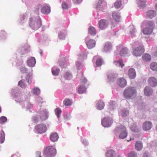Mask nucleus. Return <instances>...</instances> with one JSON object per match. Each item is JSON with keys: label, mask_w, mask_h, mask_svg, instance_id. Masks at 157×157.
<instances>
[{"label": "nucleus", "mask_w": 157, "mask_h": 157, "mask_svg": "<svg viewBox=\"0 0 157 157\" xmlns=\"http://www.w3.org/2000/svg\"><path fill=\"white\" fill-rule=\"evenodd\" d=\"M65 57H62L59 60L58 63L59 65L62 67H65L67 60Z\"/></svg>", "instance_id": "obj_30"}, {"label": "nucleus", "mask_w": 157, "mask_h": 157, "mask_svg": "<svg viewBox=\"0 0 157 157\" xmlns=\"http://www.w3.org/2000/svg\"><path fill=\"white\" fill-rule=\"evenodd\" d=\"M116 75L113 73H111L107 75L109 81H112L116 77Z\"/></svg>", "instance_id": "obj_46"}, {"label": "nucleus", "mask_w": 157, "mask_h": 157, "mask_svg": "<svg viewBox=\"0 0 157 157\" xmlns=\"http://www.w3.org/2000/svg\"><path fill=\"white\" fill-rule=\"evenodd\" d=\"M117 83L119 86L122 87L125 86L127 84L126 80L123 78L118 79L117 80Z\"/></svg>", "instance_id": "obj_18"}, {"label": "nucleus", "mask_w": 157, "mask_h": 157, "mask_svg": "<svg viewBox=\"0 0 157 157\" xmlns=\"http://www.w3.org/2000/svg\"><path fill=\"white\" fill-rule=\"evenodd\" d=\"M113 19L117 22H119L121 18L120 13L117 12H114L112 13Z\"/></svg>", "instance_id": "obj_25"}, {"label": "nucleus", "mask_w": 157, "mask_h": 157, "mask_svg": "<svg viewBox=\"0 0 157 157\" xmlns=\"http://www.w3.org/2000/svg\"><path fill=\"white\" fill-rule=\"evenodd\" d=\"M144 49L143 46H140L134 49L132 52V55L135 56H140L144 53Z\"/></svg>", "instance_id": "obj_8"}, {"label": "nucleus", "mask_w": 157, "mask_h": 157, "mask_svg": "<svg viewBox=\"0 0 157 157\" xmlns=\"http://www.w3.org/2000/svg\"><path fill=\"white\" fill-rule=\"evenodd\" d=\"M56 153V149L53 146H49L46 148L43 154L47 157H54Z\"/></svg>", "instance_id": "obj_6"}, {"label": "nucleus", "mask_w": 157, "mask_h": 157, "mask_svg": "<svg viewBox=\"0 0 157 157\" xmlns=\"http://www.w3.org/2000/svg\"><path fill=\"white\" fill-rule=\"evenodd\" d=\"M112 119L109 117H105L101 121V124L105 127H110L112 124Z\"/></svg>", "instance_id": "obj_9"}, {"label": "nucleus", "mask_w": 157, "mask_h": 157, "mask_svg": "<svg viewBox=\"0 0 157 157\" xmlns=\"http://www.w3.org/2000/svg\"><path fill=\"white\" fill-rule=\"evenodd\" d=\"M148 82L149 84L152 87H155L157 86V80L154 77L149 78Z\"/></svg>", "instance_id": "obj_16"}, {"label": "nucleus", "mask_w": 157, "mask_h": 157, "mask_svg": "<svg viewBox=\"0 0 157 157\" xmlns=\"http://www.w3.org/2000/svg\"><path fill=\"white\" fill-rule=\"evenodd\" d=\"M121 5V0H117L114 4V6L117 8L120 7Z\"/></svg>", "instance_id": "obj_54"}, {"label": "nucleus", "mask_w": 157, "mask_h": 157, "mask_svg": "<svg viewBox=\"0 0 157 157\" xmlns=\"http://www.w3.org/2000/svg\"><path fill=\"white\" fill-rule=\"evenodd\" d=\"M82 144L85 146H86L88 145L89 143L85 139H82Z\"/></svg>", "instance_id": "obj_62"}, {"label": "nucleus", "mask_w": 157, "mask_h": 157, "mask_svg": "<svg viewBox=\"0 0 157 157\" xmlns=\"http://www.w3.org/2000/svg\"><path fill=\"white\" fill-rule=\"evenodd\" d=\"M96 44L95 41L92 39L86 40V45L89 49H91L94 47Z\"/></svg>", "instance_id": "obj_22"}, {"label": "nucleus", "mask_w": 157, "mask_h": 157, "mask_svg": "<svg viewBox=\"0 0 157 157\" xmlns=\"http://www.w3.org/2000/svg\"><path fill=\"white\" fill-rule=\"evenodd\" d=\"M35 130L38 133H44L47 129L46 125L44 124H39L36 125L35 127Z\"/></svg>", "instance_id": "obj_10"}, {"label": "nucleus", "mask_w": 157, "mask_h": 157, "mask_svg": "<svg viewBox=\"0 0 157 157\" xmlns=\"http://www.w3.org/2000/svg\"><path fill=\"white\" fill-rule=\"evenodd\" d=\"M41 21L39 16L33 17L29 18V25L33 30H36L41 25Z\"/></svg>", "instance_id": "obj_2"}, {"label": "nucleus", "mask_w": 157, "mask_h": 157, "mask_svg": "<svg viewBox=\"0 0 157 157\" xmlns=\"http://www.w3.org/2000/svg\"><path fill=\"white\" fill-rule=\"evenodd\" d=\"M80 73H78L77 74V76L78 77L80 78L79 77V75ZM81 78H80L81 82L82 84H84V85H82L78 89V92L79 94H81L85 93L86 91V85H88V82L87 79L83 77V74H81Z\"/></svg>", "instance_id": "obj_5"}, {"label": "nucleus", "mask_w": 157, "mask_h": 157, "mask_svg": "<svg viewBox=\"0 0 157 157\" xmlns=\"http://www.w3.org/2000/svg\"><path fill=\"white\" fill-rule=\"evenodd\" d=\"M27 19L26 16L24 14H22L20 16V18L19 20V23L23 25L26 21Z\"/></svg>", "instance_id": "obj_36"}, {"label": "nucleus", "mask_w": 157, "mask_h": 157, "mask_svg": "<svg viewBox=\"0 0 157 157\" xmlns=\"http://www.w3.org/2000/svg\"><path fill=\"white\" fill-rule=\"evenodd\" d=\"M152 127V123L150 121H146L144 122L142 128L144 130L147 131L149 130Z\"/></svg>", "instance_id": "obj_13"}, {"label": "nucleus", "mask_w": 157, "mask_h": 157, "mask_svg": "<svg viewBox=\"0 0 157 157\" xmlns=\"http://www.w3.org/2000/svg\"><path fill=\"white\" fill-rule=\"evenodd\" d=\"M113 63L117 67H123L124 64H123L122 61L115 60L114 61Z\"/></svg>", "instance_id": "obj_44"}, {"label": "nucleus", "mask_w": 157, "mask_h": 157, "mask_svg": "<svg viewBox=\"0 0 157 157\" xmlns=\"http://www.w3.org/2000/svg\"><path fill=\"white\" fill-rule=\"evenodd\" d=\"M142 58L144 60L146 61H150L151 59V56L148 54H145L142 56Z\"/></svg>", "instance_id": "obj_41"}, {"label": "nucleus", "mask_w": 157, "mask_h": 157, "mask_svg": "<svg viewBox=\"0 0 157 157\" xmlns=\"http://www.w3.org/2000/svg\"><path fill=\"white\" fill-rule=\"evenodd\" d=\"M96 60V65L97 67L101 66L103 63L102 58L98 56H95L93 58V60Z\"/></svg>", "instance_id": "obj_21"}, {"label": "nucleus", "mask_w": 157, "mask_h": 157, "mask_svg": "<svg viewBox=\"0 0 157 157\" xmlns=\"http://www.w3.org/2000/svg\"><path fill=\"white\" fill-rule=\"evenodd\" d=\"M128 75L131 79L134 78L136 76L135 70L133 68H130L128 71Z\"/></svg>", "instance_id": "obj_20"}, {"label": "nucleus", "mask_w": 157, "mask_h": 157, "mask_svg": "<svg viewBox=\"0 0 157 157\" xmlns=\"http://www.w3.org/2000/svg\"><path fill=\"white\" fill-rule=\"evenodd\" d=\"M114 133L116 135L119 133V137L121 139L126 138L128 135L126 128L122 125L116 127L115 129Z\"/></svg>", "instance_id": "obj_4"}, {"label": "nucleus", "mask_w": 157, "mask_h": 157, "mask_svg": "<svg viewBox=\"0 0 157 157\" xmlns=\"http://www.w3.org/2000/svg\"><path fill=\"white\" fill-rule=\"evenodd\" d=\"M52 71L54 75L57 76L59 75V69L56 67H54L52 68Z\"/></svg>", "instance_id": "obj_38"}, {"label": "nucleus", "mask_w": 157, "mask_h": 157, "mask_svg": "<svg viewBox=\"0 0 157 157\" xmlns=\"http://www.w3.org/2000/svg\"><path fill=\"white\" fill-rule=\"evenodd\" d=\"M40 91L39 88L37 87H34L31 90V92L33 95L37 96L40 93Z\"/></svg>", "instance_id": "obj_35"}, {"label": "nucleus", "mask_w": 157, "mask_h": 157, "mask_svg": "<svg viewBox=\"0 0 157 157\" xmlns=\"http://www.w3.org/2000/svg\"><path fill=\"white\" fill-rule=\"evenodd\" d=\"M40 120L41 121H45L48 117V112L46 109L40 111L39 113Z\"/></svg>", "instance_id": "obj_12"}, {"label": "nucleus", "mask_w": 157, "mask_h": 157, "mask_svg": "<svg viewBox=\"0 0 157 157\" xmlns=\"http://www.w3.org/2000/svg\"><path fill=\"white\" fill-rule=\"evenodd\" d=\"M87 55L85 53L82 52L79 56L78 58L80 60L84 59L86 58Z\"/></svg>", "instance_id": "obj_53"}, {"label": "nucleus", "mask_w": 157, "mask_h": 157, "mask_svg": "<svg viewBox=\"0 0 157 157\" xmlns=\"http://www.w3.org/2000/svg\"><path fill=\"white\" fill-rule=\"evenodd\" d=\"M75 64L77 69H80L82 67V65L79 61H76Z\"/></svg>", "instance_id": "obj_58"}, {"label": "nucleus", "mask_w": 157, "mask_h": 157, "mask_svg": "<svg viewBox=\"0 0 157 157\" xmlns=\"http://www.w3.org/2000/svg\"><path fill=\"white\" fill-rule=\"evenodd\" d=\"M129 114V111L127 109H124L121 110L119 115L123 117L127 116Z\"/></svg>", "instance_id": "obj_34"}, {"label": "nucleus", "mask_w": 157, "mask_h": 157, "mask_svg": "<svg viewBox=\"0 0 157 157\" xmlns=\"http://www.w3.org/2000/svg\"><path fill=\"white\" fill-rule=\"evenodd\" d=\"M156 12L154 10H150L146 13L147 17L150 18H152L156 15Z\"/></svg>", "instance_id": "obj_24"}, {"label": "nucleus", "mask_w": 157, "mask_h": 157, "mask_svg": "<svg viewBox=\"0 0 157 157\" xmlns=\"http://www.w3.org/2000/svg\"><path fill=\"white\" fill-rule=\"evenodd\" d=\"M129 52V51L126 48H124L120 51V54L121 56H125L128 55Z\"/></svg>", "instance_id": "obj_28"}, {"label": "nucleus", "mask_w": 157, "mask_h": 157, "mask_svg": "<svg viewBox=\"0 0 157 157\" xmlns=\"http://www.w3.org/2000/svg\"><path fill=\"white\" fill-rule=\"evenodd\" d=\"M151 69L153 71H157V63L153 62L151 63L150 66Z\"/></svg>", "instance_id": "obj_48"}, {"label": "nucleus", "mask_w": 157, "mask_h": 157, "mask_svg": "<svg viewBox=\"0 0 157 157\" xmlns=\"http://www.w3.org/2000/svg\"><path fill=\"white\" fill-rule=\"evenodd\" d=\"M50 140L53 142L56 141L59 138L57 133L56 132L52 133L51 134L50 136Z\"/></svg>", "instance_id": "obj_26"}, {"label": "nucleus", "mask_w": 157, "mask_h": 157, "mask_svg": "<svg viewBox=\"0 0 157 157\" xmlns=\"http://www.w3.org/2000/svg\"><path fill=\"white\" fill-rule=\"evenodd\" d=\"M73 2L75 4H78L80 3L82 0H72Z\"/></svg>", "instance_id": "obj_63"}, {"label": "nucleus", "mask_w": 157, "mask_h": 157, "mask_svg": "<svg viewBox=\"0 0 157 157\" xmlns=\"http://www.w3.org/2000/svg\"><path fill=\"white\" fill-rule=\"evenodd\" d=\"M29 51V46L28 45H25L19 48L17 52L18 54L22 55L26 54Z\"/></svg>", "instance_id": "obj_11"}, {"label": "nucleus", "mask_w": 157, "mask_h": 157, "mask_svg": "<svg viewBox=\"0 0 157 157\" xmlns=\"http://www.w3.org/2000/svg\"><path fill=\"white\" fill-rule=\"evenodd\" d=\"M104 106V103L101 100H99L97 101L96 103V107L98 109L102 110L103 109Z\"/></svg>", "instance_id": "obj_27"}, {"label": "nucleus", "mask_w": 157, "mask_h": 157, "mask_svg": "<svg viewBox=\"0 0 157 157\" xmlns=\"http://www.w3.org/2000/svg\"><path fill=\"white\" fill-rule=\"evenodd\" d=\"M115 152L113 150H108L106 153V157H115Z\"/></svg>", "instance_id": "obj_32"}, {"label": "nucleus", "mask_w": 157, "mask_h": 157, "mask_svg": "<svg viewBox=\"0 0 157 157\" xmlns=\"http://www.w3.org/2000/svg\"><path fill=\"white\" fill-rule=\"evenodd\" d=\"M65 79L67 80H70L72 77V75L70 72H66L64 75Z\"/></svg>", "instance_id": "obj_45"}, {"label": "nucleus", "mask_w": 157, "mask_h": 157, "mask_svg": "<svg viewBox=\"0 0 157 157\" xmlns=\"http://www.w3.org/2000/svg\"><path fill=\"white\" fill-rule=\"evenodd\" d=\"M146 27L143 30L144 34H150L152 31V29L154 26V24L152 21L147 22L146 24Z\"/></svg>", "instance_id": "obj_7"}, {"label": "nucleus", "mask_w": 157, "mask_h": 157, "mask_svg": "<svg viewBox=\"0 0 157 157\" xmlns=\"http://www.w3.org/2000/svg\"><path fill=\"white\" fill-rule=\"evenodd\" d=\"M12 94L16 101L20 103L22 108H26L27 110H28L31 109L33 107V105L30 102L24 101L25 97L22 95L17 90H13Z\"/></svg>", "instance_id": "obj_1"}, {"label": "nucleus", "mask_w": 157, "mask_h": 157, "mask_svg": "<svg viewBox=\"0 0 157 157\" xmlns=\"http://www.w3.org/2000/svg\"><path fill=\"white\" fill-rule=\"evenodd\" d=\"M62 9L63 10H67L68 8V6L67 4L64 2L62 3Z\"/></svg>", "instance_id": "obj_61"}, {"label": "nucleus", "mask_w": 157, "mask_h": 157, "mask_svg": "<svg viewBox=\"0 0 157 157\" xmlns=\"http://www.w3.org/2000/svg\"><path fill=\"white\" fill-rule=\"evenodd\" d=\"M66 35V31L65 30H63L59 33L58 36L60 39L63 40L65 39Z\"/></svg>", "instance_id": "obj_37"}, {"label": "nucleus", "mask_w": 157, "mask_h": 157, "mask_svg": "<svg viewBox=\"0 0 157 157\" xmlns=\"http://www.w3.org/2000/svg\"><path fill=\"white\" fill-rule=\"evenodd\" d=\"M130 29L129 33L130 36L132 37H134L136 35V33L134 27L133 26H130Z\"/></svg>", "instance_id": "obj_39"}, {"label": "nucleus", "mask_w": 157, "mask_h": 157, "mask_svg": "<svg viewBox=\"0 0 157 157\" xmlns=\"http://www.w3.org/2000/svg\"><path fill=\"white\" fill-rule=\"evenodd\" d=\"M115 102L113 101H110L109 102V109L110 110H113L116 108Z\"/></svg>", "instance_id": "obj_51"}, {"label": "nucleus", "mask_w": 157, "mask_h": 157, "mask_svg": "<svg viewBox=\"0 0 157 157\" xmlns=\"http://www.w3.org/2000/svg\"><path fill=\"white\" fill-rule=\"evenodd\" d=\"M21 72L22 73H27L28 71V70L25 67H23L20 68Z\"/></svg>", "instance_id": "obj_60"}, {"label": "nucleus", "mask_w": 157, "mask_h": 157, "mask_svg": "<svg viewBox=\"0 0 157 157\" xmlns=\"http://www.w3.org/2000/svg\"><path fill=\"white\" fill-rule=\"evenodd\" d=\"M128 157H137V154L136 152L132 151L128 154Z\"/></svg>", "instance_id": "obj_57"}, {"label": "nucleus", "mask_w": 157, "mask_h": 157, "mask_svg": "<svg viewBox=\"0 0 157 157\" xmlns=\"http://www.w3.org/2000/svg\"><path fill=\"white\" fill-rule=\"evenodd\" d=\"M71 101L68 99H65L63 101V104L66 106H69L71 105Z\"/></svg>", "instance_id": "obj_52"}, {"label": "nucleus", "mask_w": 157, "mask_h": 157, "mask_svg": "<svg viewBox=\"0 0 157 157\" xmlns=\"http://www.w3.org/2000/svg\"><path fill=\"white\" fill-rule=\"evenodd\" d=\"M153 93L152 89L150 87L146 86L144 90V93L147 96H151Z\"/></svg>", "instance_id": "obj_19"}, {"label": "nucleus", "mask_w": 157, "mask_h": 157, "mask_svg": "<svg viewBox=\"0 0 157 157\" xmlns=\"http://www.w3.org/2000/svg\"><path fill=\"white\" fill-rule=\"evenodd\" d=\"M136 88L133 87L129 86L126 88L124 90L123 95L125 98L129 99L136 96Z\"/></svg>", "instance_id": "obj_3"}, {"label": "nucleus", "mask_w": 157, "mask_h": 157, "mask_svg": "<svg viewBox=\"0 0 157 157\" xmlns=\"http://www.w3.org/2000/svg\"><path fill=\"white\" fill-rule=\"evenodd\" d=\"M42 100V99L41 98L38 97L37 99V101H38V102H40Z\"/></svg>", "instance_id": "obj_64"}, {"label": "nucleus", "mask_w": 157, "mask_h": 157, "mask_svg": "<svg viewBox=\"0 0 157 157\" xmlns=\"http://www.w3.org/2000/svg\"><path fill=\"white\" fill-rule=\"evenodd\" d=\"M99 27L101 29H104L108 26V21L104 19L100 20L98 22Z\"/></svg>", "instance_id": "obj_14"}, {"label": "nucleus", "mask_w": 157, "mask_h": 157, "mask_svg": "<svg viewBox=\"0 0 157 157\" xmlns=\"http://www.w3.org/2000/svg\"><path fill=\"white\" fill-rule=\"evenodd\" d=\"M18 85L23 88H25L26 86L25 80L24 79L19 81L18 82Z\"/></svg>", "instance_id": "obj_42"}, {"label": "nucleus", "mask_w": 157, "mask_h": 157, "mask_svg": "<svg viewBox=\"0 0 157 157\" xmlns=\"http://www.w3.org/2000/svg\"><path fill=\"white\" fill-rule=\"evenodd\" d=\"M105 4L103 0H99L97 4L96 8L98 10H103L102 9L104 7V6Z\"/></svg>", "instance_id": "obj_23"}, {"label": "nucleus", "mask_w": 157, "mask_h": 157, "mask_svg": "<svg viewBox=\"0 0 157 157\" xmlns=\"http://www.w3.org/2000/svg\"><path fill=\"white\" fill-rule=\"evenodd\" d=\"M131 130L133 132H137L140 131V129L137 127L136 124H133L130 127Z\"/></svg>", "instance_id": "obj_50"}, {"label": "nucleus", "mask_w": 157, "mask_h": 157, "mask_svg": "<svg viewBox=\"0 0 157 157\" xmlns=\"http://www.w3.org/2000/svg\"><path fill=\"white\" fill-rule=\"evenodd\" d=\"M5 140V133L2 131L0 133V143H2Z\"/></svg>", "instance_id": "obj_49"}, {"label": "nucleus", "mask_w": 157, "mask_h": 157, "mask_svg": "<svg viewBox=\"0 0 157 157\" xmlns=\"http://www.w3.org/2000/svg\"><path fill=\"white\" fill-rule=\"evenodd\" d=\"M7 118L4 116H2L0 117V123H3L7 121Z\"/></svg>", "instance_id": "obj_59"}, {"label": "nucleus", "mask_w": 157, "mask_h": 157, "mask_svg": "<svg viewBox=\"0 0 157 157\" xmlns=\"http://www.w3.org/2000/svg\"><path fill=\"white\" fill-rule=\"evenodd\" d=\"M36 63L35 59L34 57H32L28 58L27 63L28 65L31 67H33Z\"/></svg>", "instance_id": "obj_17"}, {"label": "nucleus", "mask_w": 157, "mask_h": 157, "mask_svg": "<svg viewBox=\"0 0 157 157\" xmlns=\"http://www.w3.org/2000/svg\"><path fill=\"white\" fill-rule=\"evenodd\" d=\"M136 2L140 8H143L145 6L146 0H136Z\"/></svg>", "instance_id": "obj_29"}, {"label": "nucleus", "mask_w": 157, "mask_h": 157, "mask_svg": "<svg viewBox=\"0 0 157 157\" xmlns=\"http://www.w3.org/2000/svg\"><path fill=\"white\" fill-rule=\"evenodd\" d=\"M55 111L56 115L57 118H59L60 116V114L62 112L61 109L59 108H58L55 109Z\"/></svg>", "instance_id": "obj_47"}, {"label": "nucleus", "mask_w": 157, "mask_h": 157, "mask_svg": "<svg viewBox=\"0 0 157 157\" xmlns=\"http://www.w3.org/2000/svg\"><path fill=\"white\" fill-rule=\"evenodd\" d=\"M6 37V33L4 31H1L0 34L1 39L2 40L5 39Z\"/></svg>", "instance_id": "obj_56"}, {"label": "nucleus", "mask_w": 157, "mask_h": 157, "mask_svg": "<svg viewBox=\"0 0 157 157\" xmlns=\"http://www.w3.org/2000/svg\"><path fill=\"white\" fill-rule=\"evenodd\" d=\"M143 147L142 143L140 141H137L135 144V148L137 151L141 150Z\"/></svg>", "instance_id": "obj_33"}, {"label": "nucleus", "mask_w": 157, "mask_h": 157, "mask_svg": "<svg viewBox=\"0 0 157 157\" xmlns=\"http://www.w3.org/2000/svg\"><path fill=\"white\" fill-rule=\"evenodd\" d=\"M112 48L111 44L109 42H106L104 44L102 51L106 52H109L111 50Z\"/></svg>", "instance_id": "obj_15"}, {"label": "nucleus", "mask_w": 157, "mask_h": 157, "mask_svg": "<svg viewBox=\"0 0 157 157\" xmlns=\"http://www.w3.org/2000/svg\"><path fill=\"white\" fill-rule=\"evenodd\" d=\"M89 33L92 35H95L96 33V31L95 28L93 27L90 26L89 28Z\"/></svg>", "instance_id": "obj_43"}, {"label": "nucleus", "mask_w": 157, "mask_h": 157, "mask_svg": "<svg viewBox=\"0 0 157 157\" xmlns=\"http://www.w3.org/2000/svg\"><path fill=\"white\" fill-rule=\"evenodd\" d=\"M41 13L44 14H48L50 12V7L47 6H44L41 9Z\"/></svg>", "instance_id": "obj_31"}, {"label": "nucleus", "mask_w": 157, "mask_h": 157, "mask_svg": "<svg viewBox=\"0 0 157 157\" xmlns=\"http://www.w3.org/2000/svg\"><path fill=\"white\" fill-rule=\"evenodd\" d=\"M32 73H29L26 77V79L29 84H31L32 82Z\"/></svg>", "instance_id": "obj_40"}, {"label": "nucleus", "mask_w": 157, "mask_h": 157, "mask_svg": "<svg viewBox=\"0 0 157 157\" xmlns=\"http://www.w3.org/2000/svg\"><path fill=\"white\" fill-rule=\"evenodd\" d=\"M39 116H35L33 117L32 118V121L34 123H37L40 121V119L39 118Z\"/></svg>", "instance_id": "obj_55"}]
</instances>
